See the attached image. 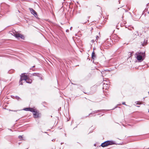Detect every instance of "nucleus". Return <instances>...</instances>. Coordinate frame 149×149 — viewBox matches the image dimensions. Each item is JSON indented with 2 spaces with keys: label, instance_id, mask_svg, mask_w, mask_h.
Masks as SVG:
<instances>
[{
  "label": "nucleus",
  "instance_id": "obj_1",
  "mask_svg": "<svg viewBox=\"0 0 149 149\" xmlns=\"http://www.w3.org/2000/svg\"><path fill=\"white\" fill-rule=\"evenodd\" d=\"M135 56L137 60L140 62L143 61L146 57V54L144 52H137L135 54Z\"/></svg>",
  "mask_w": 149,
  "mask_h": 149
},
{
  "label": "nucleus",
  "instance_id": "obj_2",
  "mask_svg": "<svg viewBox=\"0 0 149 149\" xmlns=\"http://www.w3.org/2000/svg\"><path fill=\"white\" fill-rule=\"evenodd\" d=\"M114 144V142L113 141H108L102 143L101 146L103 147H104L109 145H111Z\"/></svg>",
  "mask_w": 149,
  "mask_h": 149
},
{
  "label": "nucleus",
  "instance_id": "obj_3",
  "mask_svg": "<svg viewBox=\"0 0 149 149\" xmlns=\"http://www.w3.org/2000/svg\"><path fill=\"white\" fill-rule=\"evenodd\" d=\"M12 34L17 39H19V38H20L22 39H24V36L21 34L17 33L14 32H13V33H12Z\"/></svg>",
  "mask_w": 149,
  "mask_h": 149
},
{
  "label": "nucleus",
  "instance_id": "obj_4",
  "mask_svg": "<svg viewBox=\"0 0 149 149\" xmlns=\"http://www.w3.org/2000/svg\"><path fill=\"white\" fill-rule=\"evenodd\" d=\"M28 78L27 76L25 75L24 74H22L20 76V79L26 81Z\"/></svg>",
  "mask_w": 149,
  "mask_h": 149
},
{
  "label": "nucleus",
  "instance_id": "obj_5",
  "mask_svg": "<svg viewBox=\"0 0 149 149\" xmlns=\"http://www.w3.org/2000/svg\"><path fill=\"white\" fill-rule=\"evenodd\" d=\"M40 113L39 111L37 110L35 111V112H33V117L35 118H38L39 117Z\"/></svg>",
  "mask_w": 149,
  "mask_h": 149
},
{
  "label": "nucleus",
  "instance_id": "obj_6",
  "mask_svg": "<svg viewBox=\"0 0 149 149\" xmlns=\"http://www.w3.org/2000/svg\"><path fill=\"white\" fill-rule=\"evenodd\" d=\"M29 9L31 13L35 17L37 16V14L36 12L33 8H29Z\"/></svg>",
  "mask_w": 149,
  "mask_h": 149
},
{
  "label": "nucleus",
  "instance_id": "obj_7",
  "mask_svg": "<svg viewBox=\"0 0 149 149\" xmlns=\"http://www.w3.org/2000/svg\"><path fill=\"white\" fill-rule=\"evenodd\" d=\"M33 76H36L38 77H39L40 78L41 80L42 79V77L41 76V74L38 73H34L32 74Z\"/></svg>",
  "mask_w": 149,
  "mask_h": 149
},
{
  "label": "nucleus",
  "instance_id": "obj_8",
  "mask_svg": "<svg viewBox=\"0 0 149 149\" xmlns=\"http://www.w3.org/2000/svg\"><path fill=\"white\" fill-rule=\"evenodd\" d=\"M91 56L93 59H94L95 58V55L94 51H93L92 53Z\"/></svg>",
  "mask_w": 149,
  "mask_h": 149
},
{
  "label": "nucleus",
  "instance_id": "obj_9",
  "mask_svg": "<svg viewBox=\"0 0 149 149\" xmlns=\"http://www.w3.org/2000/svg\"><path fill=\"white\" fill-rule=\"evenodd\" d=\"M36 110V109H34L33 108H30L29 111L33 112H35V111Z\"/></svg>",
  "mask_w": 149,
  "mask_h": 149
},
{
  "label": "nucleus",
  "instance_id": "obj_10",
  "mask_svg": "<svg viewBox=\"0 0 149 149\" xmlns=\"http://www.w3.org/2000/svg\"><path fill=\"white\" fill-rule=\"evenodd\" d=\"M32 81L31 79H30L28 78L26 81V82L27 83L31 84L32 82Z\"/></svg>",
  "mask_w": 149,
  "mask_h": 149
},
{
  "label": "nucleus",
  "instance_id": "obj_11",
  "mask_svg": "<svg viewBox=\"0 0 149 149\" xmlns=\"http://www.w3.org/2000/svg\"><path fill=\"white\" fill-rule=\"evenodd\" d=\"M135 103H136V104H139L140 105L142 104V103L141 102L139 101L136 102H135Z\"/></svg>",
  "mask_w": 149,
  "mask_h": 149
},
{
  "label": "nucleus",
  "instance_id": "obj_12",
  "mask_svg": "<svg viewBox=\"0 0 149 149\" xmlns=\"http://www.w3.org/2000/svg\"><path fill=\"white\" fill-rule=\"evenodd\" d=\"M30 108V107H29V108H25L24 109V110L25 111H29Z\"/></svg>",
  "mask_w": 149,
  "mask_h": 149
},
{
  "label": "nucleus",
  "instance_id": "obj_13",
  "mask_svg": "<svg viewBox=\"0 0 149 149\" xmlns=\"http://www.w3.org/2000/svg\"><path fill=\"white\" fill-rule=\"evenodd\" d=\"M22 81H23V80H22V79H20V80L19 81V84L21 85H23Z\"/></svg>",
  "mask_w": 149,
  "mask_h": 149
},
{
  "label": "nucleus",
  "instance_id": "obj_14",
  "mask_svg": "<svg viewBox=\"0 0 149 149\" xmlns=\"http://www.w3.org/2000/svg\"><path fill=\"white\" fill-rule=\"evenodd\" d=\"M102 110H97L95 111H94V113H96L97 112H101L102 111Z\"/></svg>",
  "mask_w": 149,
  "mask_h": 149
},
{
  "label": "nucleus",
  "instance_id": "obj_15",
  "mask_svg": "<svg viewBox=\"0 0 149 149\" xmlns=\"http://www.w3.org/2000/svg\"><path fill=\"white\" fill-rule=\"evenodd\" d=\"M15 98L17 100H19V99H20V97L18 96H16Z\"/></svg>",
  "mask_w": 149,
  "mask_h": 149
},
{
  "label": "nucleus",
  "instance_id": "obj_16",
  "mask_svg": "<svg viewBox=\"0 0 149 149\" xmlns=\"http://www.w3.org/2000/svg\"><path fill=\"white\" fill-rule=\"evenodd\" d=\"M18 138L19 139H22V136L20 135V136H19Z\"/></svg>",
  "mask_w": 149,
  "mask_h": 149
},
{
  "label": "nucleus",
  "instance_id": "obj_17",
  "mask_svg": "<svg viewBox=\"0 0 149 149\" xmlns=\"http://www.w3.org/2000/svg\"><path fill=\"white\" fill-rule=\"evenodd\" d=\"M95 113H94V111H93V112H92L90 114H89V115H90L91 114H93Z\"/></svg>",
  "mask_w": 149,
  "mask_h": 149
},
{
  "label": "nucleus",
  "instance_id": "obj_18",
  "mask_svg": "<svg viewBox=\"0 0 149 149\" xmlns=\"http://www.w3.org/2000/svg\"><path fill=\"white\" fill-rule=\"evenodd\" d=\"M101 72V73H102V76L103 77V75H104V71H102Z\"/></svg>",
  "mask_w": 149,
  "mask_h": 149
},
{
  "label": "nucleus",
  "instance_id": "obj_19",
  "mask_svg": "<svg viewBox=\"0 0 149 149\" xmlns=\"http://www.w3.org/2000/svg\"><path fill=\"white\" fill-rule=\"evenodd\" d=\"M105 86H106V84H103V89H104V88Z\"/></svg>",
  "mask_w": 149,
  "mask_h": 149
},
{
  "label": "nucleus",
  "instance_id": "obj_20",
  "mask_svg": "<svg viewBox=\"0 0 149 149\" xmlns=\"http://www.w3.org/2000/svg\"><path fill=\"white\" fill-rule=\"evenodd\" d=\"M122 104H123V105H126L125 104V102H123L122 103Z\"/></svg>",
  "mask_w": 149,
  "mask_h": 149
},
{
  "label": "nucleus",
  "instance_id": "obj_21",
  "mask_svg": "<svg viewBox=\"0 0 149 149\" xmlns=\"http://www.w3.org/2000/svg\"><path fill=\"white\" fill-rule=\"evenodd\" d=\"M98 38H99V37H98V36H96V40H97V39H98Z\"/></svg>",
  "mask_w": 149,
  "mask_h": 149
},
{
  "label": "nucleus",
  "instance_id": "obj_22",
  "mask_svg": "<svg viewBox=\"0 0 149 149\" xmlns=\"http://www.w3.org/2000/svg\"><path fill=\"white\" fill-rule=\"evenodd\" d=\"M91 41L92 42H94V40H91Z\"/></svg>",
  "mask_w": 149,
  "mask_h": 149
},
{
  "label": "nucleus",
  "instance_id": "obj_23",
  "mask_svg": "<svg viewBox=\"0 0 149 149\" xmlns=\"http://www.w3.org/2000/svg\"><path fill=\"white\" fill-rule=\"evenodd\" d=\"M99 9H101V8L100 7H99Z\"/></svg>",
  "mask_w": 149,
  "mask_h": 149
},
{
  "label": "nucleus",
  "instance_id": "obj_24",
  "mask_svg": "<svg viewBox=\"0 0 149 149\" xmlns=\"http://www.w3.org/2000/svg\"><path fill=\"white\" fill-rule=\"evenodd\" d=\"M136 107H139L140 106H136Z\"/></svg>",
  "mask_w": 149,
  "mask_h": 149
},
{
  "label": "nucleus",
  "instance_id": "obj_25",
  "mask_svg": "<svg viewBox=\"0 0 149 149\" xmlns=\"http://www.w3.org/2000/svg\"><path fill=\"white\" fill-rule=\"evenodd\" d=\"M72 27H70V30H71V29H72Z\"/></svg>",
  "mask_w": 149,
  "mask_h": 149
},
{
  "label": "nucleus",
  "instance_id": "obj_26",
  "mask_svg": "<svg viewBox=\"0 0 149 149\" xmlns=\"http://www.w3.org/2000/svg\"><path fill=\"white\" fill-rule=\"evenodd\" d=\"M130 54L131 55H132V54ZM131 56V55L129 57H130Z\"/></svg>",
  "mask_w": 149,
  "mask_h": 149
},
{
  "label": "nucleus",
  "instance_id": "obj_27",
  "mask_svg": "<svg viewBox=\"0 0 149 149\" xmlns=\"http://www.w3.org/2000/svg\"><path fill=\"white\" fill-rule=\"evenodd\" d=\"M35 67V66H33V68H34V67Z\"/></svg>",
  "mask_w": 149,
  "mask_h": 149
},
{
  "label": "nucleus",
  "instance_id": "obj_28",
  "mask_svg": "<svg viewBox=\"0 0 149 149\" xmlns=\"http://www.w3.org/2000/svg\"><path fill=\"white\" fill-rule=\"evenodd\" d=\"M68 31V30H67L66 31L67 32Z\"/></svg>",
  "mask_w": 149,
  "mask_h": 149
},
{
  "label": "nucleus",
  "instance_id": "obj_29",
  "mask_svg": "<svg viewBox=\"0 0 149 149\" xmlns=\"http://www.w3.org/2000/svg\"><path fill=\"white\" fill-rule=\"evenodd\" d=\"M119 3H120V2L119 0Z\"/></svg>",
  "mask_w": 149,
  "mask_h": 149
},
{
  "label": "nucleus",
  "instance_id": "obj_30",
  "mask_svg": "<svg viewBox=\"0 0 149 149\" xmlns=\"http://www.w3.org/2000/svg\"><path fill=\"white\" fill-rule=\"evenodd\" d=\"M86 22H84V23H86Z\"/></svg>",
  "mask_w": 149,
  "mask_h": 149
},
{
  "label": "nucleus",
  "instance_id": "obj_31",
  "mask_svg": "<svg viewBox=\"0 0 149 149\" xmlns=\"http://www.w3.org/2000/svg\"><path fill=\"white\" fill-rule=\"evenodd\" d=\"M86 22H84V23H86Z\"/></svg>",
  "mask_w": 149,
  "mask_h": 149
},
{
  "label": "nucleus",
  "instance_id": "obj_32",
  "mask_svg": "<svg viewBox=\"0 0 149 149\" xmlns=\"http://www.w3.org/2000/svg\"><path fill=\"white\" fill-rule=\"evenodd\" d=\"M86 22H84V23H86Z\"/></svg>",
  "mask_w": 149,
  "mask_h": 149
},
{
  "label": "nucleus",
  "instance_id": "obj_33",
  "mask_svg": "<svg viewBox=\"0 0 149 149\" xmlns=\"http://www.w3.org/2000/svg\"><path fill=\"white\" fill-rule=\"evenodd\" d=\"M10 131H12V130H11V129H10Z\"/></svg>",
  "mask_w": 149,
  "mask_h": 149
},
{
  "label": "nucleus",
  "instance_id": "obj_34",
  "mask_svg": "<svg viewBox=\"0 0 149 149\" xmlns=\"http://www.w3.org/2000/svg\"><path fill=\"white\" fill-rule=\"evenodd\" d=\"M148 112H149V110H148Z\"/></svg>",
  "mask_w": 149,
  "mask_h": 149
},
{
  "label": "nucleus",
  "instance_id": "obj_35",
  "mask_svg": "<svg viewBox=\"0 0 149 149\" xmlns=\"http://www.w3.org/2000/svg\"><path fill=\"white\" fill-rule=\"evenodd\" d=\"M10 111H12L11 110H10Z\"/></svg>",
  "mask_w": 149,
  "mask_h": 149
}]
</instances>
